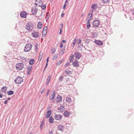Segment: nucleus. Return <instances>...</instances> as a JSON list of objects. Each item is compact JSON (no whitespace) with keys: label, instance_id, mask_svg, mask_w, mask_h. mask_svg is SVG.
I'll return each instance as SVG.
<instances>
[{"label":"nucleus","instance_id":"obj_50","mask_svg":"<svg viewBox=\"0 0 134 134\" xmlns=\"http://www.w3.org/2000/svg\"><path fill=\"white\" fill-rule=\"evenodd\" d=\"M63 46V44H62V43L61 42V43H60V48H62Z\"/></svg>","mask_w":134,"mask_h":134},{"label":"nucleus","instance_id":"obj_26","mask_svg":"<svg viewBox=\"0 0 134 134\" xmlns=\"http://www.w3.org/2000/svg\"><path fill=\"white\" fill-rule=\"evenodd\" d=\"M7 93L8 95H10L13 94L14 93V92L13 91L10 90L7 92Z\"/></svg>","mask_w":134,"mask_h":134},{"label":"nucleus","instance_id":"obj_42","mask_svg":"<svg viewBox=\"0 0 134 134\" xmlns=\"http://www.w3.org/2000/svg\"><path fill=\"white\" fill-rule=\"evenodd\" d=\"M63 76H61L60 77V80L61 81H62L63 80Z\"/></svg>","mask_w":134,"mask_h":134},{"label":"nucleus","instance_id":"obj_55","mask_svg":"<svg viewBox=\"0 0 134 134\" xmlns=\"http://www.w3.org/2000/svg\"><path fill=\"white\" fill-rule=\"evenodd\" d=\"M64 14L63 13H62V14H61V16L62 17H63L64 16Z\"/></svg>","mask_w":134,"mask_h":134},{"label":"nucleus","instance_id":"obj_58","mask_svg":"<svg viewBox=\"0 0 134 134\" xmlns=\"http://www.w3.org/2000/svg\"><path fill=\"white\" fill-rule=\"evenodd\" d=\"M76 41H77V40L76 39H75L74 40L73 42H76Z\"/></svg>","mask_w":134,"mask_h":134},{"label":"nucleus","instance_id":"obj_63","mask_svg":"<svg viewBox=\"0 0 134 134\" xmlns=\"http://www.w3.org/2000/svg\"><path fill=\"white\" fill-rule=\"evenodd\" d=\"M79 42H81V40L80 39H79Z\"/></svg>","mask_w":134,"mask_h":134},{"label":"nucleus","instance_id":"obj_6","mask_svg":"<svg viewBox=\"0 0 134 134\" xmlns=\"http://www.w3.org/2000/svg\"><path fill=\"white\" fill-rule=\"evenodd\" d=\"M100 22L98 20H95L94 21L93 23V25L95 27H97L99 25Z\"/></svg>","mask_w":134,"mask_h":134},{"label":"nucleus","instance_id":"obj_53","mask_svg":"<svg viewBox=\"0 0 134 134\" xmlns=\"http://www.w3.org/2000/svg\"><path fill=\"white\" fill-rule=\"evenodd\" d=\"M7 102H8V100H7L5 101L4 102V103L5 104H7Z\"/></svg>","mask_w":134,"mask_h":134},{"label":"nucleus","instance_id":"obj_43","mask_svg":"<svg viewBox=\"0 0 134 134\" xmlns=\"http://www.w3.org/2000/svg\"><path fill=\"white\" fill-rule=\"evenodd\" d=\"M45 91V88H43L41 92V93L42 94V93Z\"/></svg>","mask_w":134,"mask_h":134},{"label":"nucleus","instance_id":"obj_4","mask_svg":"<svg viewBox=\"0 0 134 134\" xmlns=\"http://www.w3.org/2000/svg\"><path fill=\"white\" fill-rule=\"evenodd\" d=\"M33 28V25L31 23H29L26 25V29L28 30H31Z\"/></svg>","mask_w":134,"mask_h":134},{"label":"nucleus","instance_id":"obj_3","mask_svg":"<svg viewBox=\"0 0 134 134\" xmlns=\"http://www.w3.org/2000/svg\"><path fill=\"white\" fill-rule=\"evenodd\" d=\"M23 80L22 77L18 76L14 80V81L16 84H19L22 82L23 81Z\"/></svg>","mask_w":134,"mask_h":134},{"label":"nucleus","instance_id":"obj_31","mask_svg":"<svg viewBox=\"0 0 134 134\" xmlns=\"http://www.w3.org/2000/svg\"><path fill=\"white\" fill-rule=\"evenodd\" d=\"M63 62V60H62L58 61L56 63V66H58L61 64V63Z\"/></svg>","mask_w":134,"mask_h":134},{"label":"nucleus","instance_id":"obj_20","mask_svg":"<svg viewBox=\"0 0 134 134\" xmlns=\"http://www.w3.org/2000/svg\"><path fill=\"white\" fill-rule=\"evenodd\" d=\"M55 96V90H54L53 91V94L51 95V97H50V99L51 100H53L54 99Z\"/></svg>","mask_w":134,"mask_h":134},{"label":"nucleus","instance_id":"obj_28","mask_svg":"<svg viewBox=\"0 0 134 134\" xmlns=\"http://www.w3.org/2000/svg\"><path fill=\"white\" fill-rule=\"evenodd\" d=\"M51 76H49L48 77L46 80V84L47 85L48 83H49L51 79Z\"/></svg>","mask_w":134,"mask_h":134},{"label":"nucleus","instance_id":"obj_1","mask_svg":"<svg viewBox=\"0 0 134 134\" xmlns=\"http://www.w3.org/2000/svg\"><path fill=\"white\" fill-rule=\"evenodd\" d=\"M32 47V45L30 43L27 44L25 46L24 49V52H28L29 51Z\"/></svg>","mask_w":134,"mask_h":134},{"label":"nucleus","instance_id":"obj_19","mask_svg":"<svg viewBox=\"0 0 134 134\" xmlns=\"http://www.w3.org/2000/svg\"><path fill=\"white\" fill-rule=\"evenodd\" d=\"M32 68V66H31L29 67H27L28 70L27 71V74L28 75H29L30 74V72Z\"/></svg>","mask_w":134,"mask_h":134},{"label":"nucleus","instance_id":"obj_32","mask_svg":"<svg viewBox=\"0 0 134 134\" xmlns=\"http://www.w3.org/2000/svg\"><path fill=\"white\" fill-rule=\"evenodd\" d=\"M66 100L67 102L70 103L71 102V100L70 98L67 97L66 98Z\"/></svg>","mask_w":134,"mask_h":134},{"label":"nucleus","instance_id":"obj_38","mask_svg":"<svg viewBox=\"0 0 134 134\" xmlns=\"http://www.w3.org/2000/svg\"><path fill=\"white\" fill-rule=\"evenodd\" d=\"M96 44L102 46L103 44V42H95Z\"/></svg>","mask_w":134,"mask_h":134},{"label":"nucleus","instance_id":"obj_11","mask_svg":"<svg viewBox=\"0 0 134 134\" xmlns=\"http://www.w3.org/2000/svg\"><path fill=\"white\" fill-rule=\"evenodd\" d=\"M78 61L75 60L72 63V65L75 67H78L79 66Z\"/></svg>","mask_w":134,"mask_h":134},{"label":"nucleus","instance_id":"obj_13","mask_svg":"<svg viewBox=\"0 0 134 134\" xmlns=\"http://www.w3.org/2000/svg\"><path fill=\"white\" fill-rule=\"evenodd\" d=\"M64 126L62 125H58V130L63 132L64 129Z\"/></svg>","mask_w":134,"mask_h":134},{"label":"nucleus","instance_id":"obj_12","mask_svg":"<svg viewBox=\"0 0 134 134\" xmlns=\"http://www.w3.org/2000/svg\"><path fill=\"white\" fill-rule=\"evenodd\" d=\"M32 35L33 37L35 38L38 37V32L35 31H34L32 32Z\"/></svg>","mask_w":134,"mask_h":134},{"label":"nucleus","instance_id":"obj_61","mask_svg":"<svg viewBox=\"0 0 134 134\" xmlns=\"http://www.w3.org/2000/svg\"><path fill=\"white\" fill-rule=\"evenodd\" d=\"M67 2H68V0H66V1H65V3L67 4Z\"/></svg>","mask_w":134,"mask_h":134},{"label":"nucleus","instance_id":"obj_60","mask_svg":"<svg viewBox=\"0 0 134 134\" xmlns=\"http://www.w3.org/2000/svg\"><path fill=\"white\" fill-rule=\"evenodd\" d=\"M48 58L49 57H48V58H47L46 60L47 62H48Z\"/></svg>","mask_w":134,"mask_h":134},{"label":"nucleus","instance_id":"obj_18","mask_svg":"<svg viewBox=\"0 0 134 134\" xmlns=\"http://www.w3.org/2000/svg\"><path fill=\"white\" fill-rule=\"evenodd\" d=\"M71 113L67 111H65L64 114L65 117H68L70 115Z\"/></svg>","mask_w":134,"mask_h":134},{"label":"nucleus","instance_id":"obj_35","mask_svg":"<svg viewBox=\"0 0 134 134\" xmlns=\"http://www.w3.org/2000/svg\"><path fill=\"white\" fill-rule=\"evenodd\" d=\"M65 73L66 74H71V72L70 71L68 70H66L65 71Z\"/></svg>","mask_w":134,"mask_h":134},{"label":"nucleus","instance_id":"obj_27","mask_svg":"<svg viewBox=\"0 0 134 134\" xmlns=\"http://www.w3.org/2000/svg\"><path fill=\"white\" fill-rule=\"evenodd\" d=\"M87 28L88 29L90 27V21L89 20H87Z\"/></svg>","mask_w":134,"mask_h":134},{"label":"nucleus","instance_id":"obj_9","mask_svg":"<svg viewBox=\"0 0 134 134\" xmlns=\"http://www.w3.org/2000/svg\"><path fill=\"white\" fill-rule=\"evenodd\" d=\"M27 15V13L24 11L21 12L20 14V15L21 16L22 18H26Z\"/></svg>","mask_w":134,"mask_h":134},{"label":"nucleus","instance_id":"obj_16","mask_svg":"<svg viewBox=\"0 0 134 134\" xmlns=\"http://www.w3.org/2000/svg\"><path fill=\"white\" fill-rule=\"evenodd\" d=\"M47 27H45L43 29L42 32V35L45 36L47 32Z\"/></svg>","mask_w":134,"mask_h":134},{"label":"nucleus","instance_id":"obj_22","mask_svg":"<svg viewBox=\"0 0 134 134\" xmlns=\"http://www.w3.org/2000/svg\"><path fill=\"white\" fill-rule=\"evenodd\" d=\"M97 4H93L91 6L92 9L96 10L97 8Z\"/></svg>","mask_w":134,"mask_h":134},{"label":"nucleus","instance_id":"obj_7","mask_svg":"<svg viewBox=\"0 0 134 134\" xmlns=\"http://www.w3.org/2000/svg\"><path fill=\"white\" fill-rule=\"evenodd\" d=\"M74 55L76 60H79L81 57L82 55L80 53L77 52H75Z\"/></svg>","mask_w":134,"mask_h":134},{"label":"nucleus","instance_id":"obj_39","mask_svg":"<svg viewBox=\"0 0 134 134\" xmlns=\"http://www.w3.org/2000/svg\"><path fill=\"white\" fill-rule=\"evenodd\" d=\"M78 44H77L78 45V46L79 48H82L83 47V45L82 44H81V46H80V43L81 42H77Z\"/></svg>","mask_w":134,"mask_h":134},{"label":"nucleus","instance_id":"obj_17","mask_svg":"<svg viewBox=\"0 0 134 134\" xmlns=\"http://www.w3.org/2000/svg\"><path fill=\"white\" fill-rule=\"evenodd\" d=\"M65 109L64 106H63L62 105L60 107L58 108V110L60 111L61 112L63 111Z\"/></svg>","mask_w":134,"mask_h":134},{"label":"nucleus","instance_id":"obj_54","mask_svg":"<svg viewBox=\"0 0 134 134\" xmlns=\"http://www.w3.org/2000/svg\"><path fill=\"white\" fill-rule=\"evenodd\" d=\"M3 95V94H0V98H2Z\"/></svg>","mask_w":134,"mask_h":134},{"label":"nucleus","instance_id":"obj_46","mask_svg":"<svg viewBox=\"0 0 134 134\" xmlns=\"http://www.w3.org/2000/svg\"><path fill=\"white\" fill-rule=\"evenodd\" d=\"M50 91V90H48L47 92L46 95V96H48V94H49V91Z\"/></svg>","mask_w":134,"mask_h":134},{"label":"nucleus","instance_id":"obj_33","mask_svg":"<svg viewBox=\"0 0 134 134\" xmlns=\"http://www.w3.org/2000/svg\"><path fill=\"white\" fill-rule=\"evenodd\" d=\"M49 12H47L46 13V20H47L49 19Z\"/></svg>","mask_w":134,"mask_h":134},{"label":"nucleus","instance_id":"obj_52","mask_svg":"<svg viewBox=\"0 0 134 134\" xmlns=\"http://www.w3.org/2000/svg\"><path fill=\"white\" fill-rule=\"evenodd\" d=\"M62 34V29L61 28H60V31L59 32V34L60 35L61 34Z\"/></svg>","mask_w":134,"mask_h":134},{"label":"nucleus","instance_id":"obj_25","mask_svg":"<svg viewBox=\"0 0 134 134\" xmlns=\"http://www.w3.org/2000/svg\"><path fill=\"white\" fill-rule=\"evenodd\" d=\"M35 62V60L34 59H31L29 62V63L30 65H33L34 63Z\"/></svg>","mask_w":134,"mask_h":134},{"label":"nucleus","instance_id":"obj_64","mask_svg":"<svg viewBox=\"0 0 134 134\" xmlns=\"http://www.w3.org/2000/svg\"><path fill=\"white\" fill-rule=\"evenodd\" d=\"M40 129L41 130H42L43 129V127H40Z\"/></svg>","mask_w":134,"mask_h":134},{"label":"nucleus","instance_id":"obj_10","mask_svg":"<svg viewBox=\"0 0 134 134\" xmlns=\"http://www.w3.org/2000/svg\"><path fill=\"white\" fill-rule=\"evenodd\" d=\"M37 9L36 8H33L32 9L31 12L32 13V14L33 15H35L36 14L37 12Z\"/></svg>","mask_w":134,"mask_h":134},{"label":"nucleus","instance_id":"obj_49","mask_svg":"<svg viewBox=\"0 0 134 134\" xmlns=\"http://www.w3.org/2000/svg\"><path fill=\"white\" fill-rule=\"evenodd\" d=\"M49 134H53L52 131H49Z\"/></svg>","mask_w":134,"mask_h":134},{"label":"nucleus","instance_id":"obj_45","mask_svg":"<svg viewBox=\"0 0 134 134\" xmlns=\"http://www.w3.org/2000/svg\"><path fill=\"white\" fill-rule=\"evenodd\" d=\"M67 5V4H66L65 3V4L64 5L63 7V9H65V7H66V6Z\"/></svg>","mask_w":134,"mask_h":134},{"label":"nucleus","instance_id":"obj_23","mask_svg":"<svg viewBox=\"0 0 134 134\" xmlns=\"http://www.w3.org/2000/svg\"><path fill=\"white\" fill-rule=\"evenodd\" d=\"M43 54V53L42 52H40V56L38 59V60L40 61L42 57V55Z\"/></svg>","mask_w":134,"mask_h":134},{"label":"nucleus","instance_id":"obj_30","mask_svg":"<svg viewBox=\"0 0 134 134\" xmlns=\"http://www.w3.org/2000/svg\"><path fill=\"white\" fill-rule=\"evenodd\" d=\"M53 118L52 116H51L50 117L49 119V122L50 123H53L54 121L53 120Z\"/></svg>","mask_w":134,"mask_h":134},{"label":"nucleus","instance_id":"obj_48","mask_svg":"<svg viewBox=\"0 0 134 134\" xmlns=\"http://www.w3.org/2000/svg\"><path fill=\"white\" fill-rule=\"evenodd\" d=\"M69 64V62H66V63L65 65V66L66 67L67 66H68Z\"/></svg>","mask_w":134,"mask_h":134},{"label":"nucleus","instance_id":"obj_14","mask_svg":"<svg viewBox=\"0 0 134 134\" xmlns=\"http://www.w3.org/2000/svg\"><path fill=\"white\" fill-rule=\"evenodd\" d=\"M57 98L58 99L57 100V102L60 103L62 101V96L58 95L57 97Z\"/></svg>","mask_w":134,"mask_h":134},{"label":"nucleus","instance_id":"obj_37","mask_svg":"<svg viewBox=\"0 0 134 134\" xmlns=\"http://www.w3.org/2000/svg\"><path fill=\"white\" fill-rule=\"evenodd\" d=\"M57 55L58 54H55V55L54 56L53 58V60H55L56 59L57 57Z\"/></svg>","mask_w":134,"mask_h":134},{"label":"nucleus","instance_id":"obj_62","mask_svg":"<svg viewBox=\"0 0 134 134\" xmlns=\"http://www.w3.org/2000/svg\"><path fill=\"white\" fill-rule=\"evenodd\" d=\"M61 42H66V41L65 40H63Z\"/></svg>","mask_w":134,"mask_h":134},{"label":"nucleus","instance_id":"obj_8","mask_svg":"<svg viewBox=\"0 0 134 134\" xmlns=\"http://www.w3.org/2000/svg\"><path fill=\"white\" fill-rule=\"evenodd\" d=\"M62 115L60 114L55 115L54 118L55 119L57 120H60L62 119Z\"/></svg>","mask_w":134,"mask_h":134},{"label":"nucleus","instance_id":"obj_56","mask_svg":"<svg viewBox=\"0 0 134 134\" xmlns=\"http://www.w3.org/2000/svg\"><path fill=\"white\" fill-rule=\"evenodd\" d=\"M93 35V36H94V37H95L96 36V34H92Z\"/></svg>","mask_w":134,"mask_h":134},{"label":"nucleus","instance_id":"obj_51","mask_svg":"<svg viewBox=\"0 0 134 134\" xmlns=\"http://www.w3.org/2000/svg\"><path fill=\"white\" fill-rule=\"evenodd\" d=\"M37 44H36L35 45V48L36 50L37 49H38V47H37Z\"/></svg>","mask_w":134,"mask_h":134},{"label":"nucleus","instance_id":"obj_21","mask_svg":"<svg viewBox=\"0 0 134 134\" xmlns=\"http://www.w3.org/2000/svg\"><path fill=\"white\" fill-rule=\"evenodd\" d=\"M42 22L39 21L38 23L37 27L39 29H41L42 28Z\"/></svg>","mask_w":134,"mask_h":134},{"label":"nucleus","instance_id":"obj_2","mask_svg":"<svg viewBox=\"0 0 134 134\" xmlns=\"http://www.w3.org/2000/svg\"><path fill=\"white\" fill-rule=\"evenodd\" d=\"M24 64L22 63H17L16 65V68L18 70H21L23 68Z\"/></svg>","mask_w":134,"mask_h":134},{"label":"nucleus","instance_id":"obj_44","mask_svg":"<svg viewBox=\"0 0 134 134\" xmlns=\"http://www.w3.org/2000/svg\"><path fill=\"white\" fill-rule=\"evenodd\" d=\"M69 59L70 62H72V56H71L69 58Z\"/></svg>","mask_w":134,"mask_h":134},{"label":"nucleus","instance_id":"obj_29","mask_svg":"<svg viewBox=\"0 0 134 134\" xmlns=\"http://www.w3.org/2000/svg\"><path fill=\"white\" fill-rule=\"evenodd\" d=\"M102 2L105 4H109L110 0H102Z\"/></svg>","mask_w":134,"mask_h":134},{"label":"nucleus","instance_id":"obj_57","mask_svg":"<svg viewBox=\"0 0 134 134\" xmlns=\"http://www.w3.org/2000/svg\"><path fill=\"white\" fill-rule=\"evenodd\" d=\"M60 26H61V29L63 28V24L62 23L61 24Z\"/></svg>","mask_w":134,"mask_h":134},{"label":"nucleus","instance_id":"obj_41","mask_svg":"<svg viewBox=\"0 0 134 134\" xmlns=\"http://www.w3.org/2000/svg\"><path fill=\"white\" fill-rule=\"evenodd\" d=\"M44 124L43 121H42V122L40 126V127H43Z\"/></svg>","mask_w":134,"mask_h":134},{"label":"nucleus","instance_id":"obj_59","mask_svg":"<svg viewBox=\"0 0 134 134\" xmlns=\"http://www.w3.org/2000/svg\"><path fill=\"white\" fill-rule=\"evenodd\" d=\"M48 65V62H46V67H47V66Z\"/></svg>","mask_w":134,"mask_h":134},{"label":"nucleus","instance_id":"obj_15","mask_svg":"<svg viewBox=\"0 0 134 134\" xmlns=\"http://www.w3.org/2000/svg\"><path fill=\"white\" fill-rule=\"evenodd\" d=\"M51 110H49L46 113V118H49L51 114Z\"/></svg>","mask_w":134,"mask_h":134},{"label":"nucleus","instance_id":"obj_34","mask_svg":"<svg viewBox=\"0 0 134 134\" xmlns=\"http://www.w3.org/2000/svg\"><path fill=\"white\" fill-rule=\"evenodd\" d=\"M55 51V49L54 48H53L51 49V53L52 54H54Z\"/></svg>","mask_w":134,"mask_h":134},{"label":"nucleus","instance_id":"obj_36","mask_svg":"<svg viewBox=\"0 0 134 134\" xmlns=\"http://www.w3.org/2000/svg\"><path fill=\"white\" fill-rule=\"evenodd\" d=\"M41 8L43 9H46V5L45 4H43V5H42L41 6Z\"/></svg>","mask_w":134,"mask_h":134},{"label":"nucleus","instance_id":"obj_5","mask_svg":"<svg viewBox=\"0 0 134 134\" xmlns=\"http://www.w3.org/2000/svg\"><path fill=\"white\" fill-rule=\"evenodd\" d=\"M93 11L92 10H91L88 14L87 16V19H86L87 20H89L90 21L92 18V14L93 13Z\"/></svg>","mask_w":134,"mask_h":134},{"label":"nucleus","instance_id":"obj_24","mask_svg":"<svg viewBox=\"0 0 134 134\" xmlns=\"http://www.w3.org/2000/svg\"><path fill=\"white\" fill-rule=\"evenodd\" d=\"M7 87L6 86H3L1 89V91L2 92H3L4 93L6 92L7 91Z\"/></svg>","mask_w":134,"mask_h":134},{"label":"nucleus","instance_id":"obj_40","mask_svg":"<svg viewBox=\"0 0 134 134\" xmlns=\"http://www.w3.org/2000/svg\"><path fill=\"white\" fill-rule=\"evenodd\" d=\"M65 50V49H63L62 50H61V52H60V55H62L64 52Z\"/></svg>","mask_w":134,"mask_h":134},{"label":"nucleus","instance_id":"obj_47","mask_svg":"<svg viewBox=\"0 0 134 134\" xmlns=\"http://www.w3.org/2000/svg\"><path fill=\"white\" fill-rule=\"evenodd\" d=\"M76 43V42H73V43L71 44V46L73 47L74 46Z\"/></svg>","mask_w":134,"mask_h":134}]
</instances>
